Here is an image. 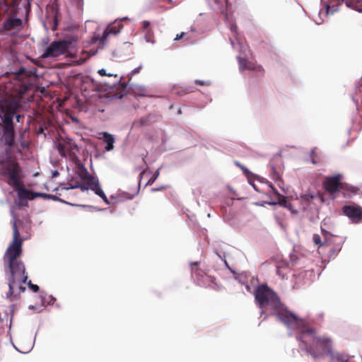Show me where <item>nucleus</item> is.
Returning <instances> with one entry per match:
<instances>
[{"mask_svg":"<svg viewBox=\"0 0 362 362\" xmlns=\"http://www.w3.org/2000/svg\"><path fill=\"white\" fill-rule=\"evenodd\" d=\"M12 228L13 241L7 248L4 257L5 267H7L9 270L8 279L9 290L6 296L11 300L25 291L24 284L28 279L24 264L18 259L22 252L23 240L18 229L16 220L12 221Z\"/></svg>","mask_w":362,"mask_h":362,"instance_id":"f257e3e1","label":"nucleus"},{"mask_svg":"<svg viewBox=\"0 0 362 362\" xmlns=\"http://www.w3.org/2000/svg\"><path fill=\"white\" fill-rule=\"evenodd\" d=\"M300 341V348L310 354L314 360H318L332 354V340L330 337L319 336L314 328L309 327L303 330L297 336Z\"/></svg>","mask_w":362,"mask_h":362,"instance_id":"f03ea898","label":"nucleus"},{"mask_svg":"<svg viewBox=\"0 0 362 362\" xmlns=\"http://www.w3.org/2000/svg\"><path fill=\"white\" fill-rule=\"evenodd\" d=\"M19 173L20 167L16 158L8 155L7 152L0 156V174L6 177L8 184L16 189L21 199L33 200L36 197L47 196L45 194L33 192L23 187Z\"/></svg>","mask_w":362,"mask_h":362,"instance_id":"7ed1b4c3","label":"nucleus"},{"mask_svg":"<svg viewBox=\"0 0 362 362\" xmlns=\"http://www.w3.org/2000/svg\"><path fill=\"white\" fill-rule=\"evenodd\" d=\"M76 164L75 175L77 178L72 177L69 180V189L80 188L83 192L90 189L105 202H107V198L101 189L98 178L91 175L83 163L78 161Z\"/></svg>","mask_w":362,"mask_h":362,"instance_id":"20e7f679","label":"nucleus"},{"mask_svg":"<svg viewBox=\"0 0 362 362\" xmlns=\"http://www.w3.org/2000/svg\"><path fill=\"white\" fill-rule=\"evenodd\" d=\"M18 108L16 102L5 103L0 109V117L3 125L0 131V142L6 145L10 149L14 143L15 130L13 119Z\"/></svg>","mask_w":362,"mask_h":362,"instance_id":"39448f33","label":"nucleus"},{"mask_svg":"<svg viewBox=\"0 0 362 362\" xmlns=\"http://www.w3.org/2000/svg\"><path fill=\"white\" fill-rule=\"evenodd\" d=\"M84 31L83 26L69 23V66H79L82 64L88 57L95 55L97 52V50L92 51V49H90L89 52L87 53L86 51L82 49L81 55L78 59L75 48L81 39Z\"/></svg>","mask_w":362,"mask_h":362,"instance_id":"423d86ee","label":"nucleus"},{"mask_svg":"<svg viewBox=\"0 0 362 362\" xmlns=\"http://www.w3.org/2000/svg\"><path fill=\"white\" fill-rule=\"evenodd\" d=\"M274 315L287 327L299 331V334L310 327L303 319L287 310L282 303L274 310Z\"/></svg>","mask_w":362,"mask_h":362,"instance_id":"0eeeda50","label":"nucleus"},{"mask_svg":"<svg viewBox=\"0 0 362 362\" xmlns=\"http://www.w3.org/2000/svg\"><path fill=\"white\" fill-rule=\"evenodd\" d=\"M254 295L258 306L261 308L270 305L275 310L281 304L276 293L266 284L259 286Z\"/></svg>","mask_w":362,"mask_h":362,"instance_id":"6e6552de","label":"nucleus"},{"mask_svg":"<svg viewBox=\"0 0 362 362\" xmlns=\"http://www.w3.org/2000/svg\"><path fill=\"white\" fill-rule=\"evenodd\" d=\"M98 74L101 76H107L109 77H113L115 81H113V84L116 83H119V88H117L115 90H112L108 93L107 98L110 100H118L123 98L124 95H126V88L127 83L126 82H122V77L117 74H114L112 72H107V69H98Z\"/></svg>","mask_w":362,"mask_h":362,"instance_id":"1a4fd4ad","label":"nucleus"},{"mask_svg":"<svg viewBox=\"0 0 362 362\" xmlns=\"http://www.w3.org/2000/svg\"><path fill=\"white\" fill-rule=\"evenodd\" d=\"M321 232L325 238L326 247H329V257L334 258L341 250L344 242L342 238L333 235L322 228H321Z\"/></svg>","mask_w":362,"mask_h":362,"instance_id":"9d476101","label":"nucleus"},{"mask_svg":"<svg viewBox=\"0 0 362 362\" xmlns=\"http://www.w3.org/2000/svg\"><path fill=\"white\" fill-rule=\"evenodd\" d=\"M15 78L21 83L20 86L23 87L24 90H28L36 85L37 76L35 72L28 71V69H18L15 72Z\"/></svg>","mask_w":362,"mask_h":362,"instance_id":"9b49d317","label":"nucleus"},{"mask_svg":"<svg viewBox=\"0 0 362 362\" xmlns=\"http://www.w3.org/2000/svg\"><path fill=\"white\" fill-rule=\"evenodd\" d=\"M343 178V175L340 173L326 177L322 182L323 188L331 197H335L337 193L340 192Z\"/></svg>","mask_w":362,"mask_h":362,"instance_id":"f8f14e48","label":"nucleus"},{"mask_svg":"<svg viewBox=\"0 0 362 362\" xmlns=\"http://www.w3.org/2000/svg\"><path fill=\"white\" fill-rule=\"evenodd\" d=\"M68 52V40L53 41L45 50L43 58L56 57Z\"/></svg>","mask_w":362,"mask_h":362,"instance_id":"ddd939ff","label":"nucleus"},{"mask_svg":"<svg viewBox=\"0 0 362 362\" xmlns=\"http://www.w3.org/2000/svg\"><path fill=\"white\" fill-rule=\"evenodd\" d=\"M325 4L327 13H333L337 9L335 8L336 6L340 4L341 2H345L347 7L354 9L358 12H362V0H322Z\"/></svg>","mask_w":362,"mask_h":362,"instance_id":"4468645a","label":"nucleus"},{"mask_svg":"<svg viewBox=\"0 0 362 362\" xmlns=\"http://www.w3.org/2000/svg\"><path fill=\"white\" fill-rule=\"evenodd\" d=\"M343 214L353 223L362 221V207L357 204L345 205L341 208Z\"/></svg>","mask_w":362,"mask_h":362,"instance_id":"2eb2a0df","label":"nucleus"},{"mask_svg":"<svg viewBox=\"0 0 362 362\" xmlns=\"http://www.w3.org/2000/svg\"><path fill=\"white\" fill-rule=\"evenodd\" d=\"M191 273L200 285L204 286L208 282H213L214 278L207 275L205 272L199 268L198 262L191 263Z\"/></svg>","mask_w":362,"mask_h":362,"instance_id":"dca6fc26","label":"nucleus"},{"mask_svg":"<svg viewBox=\"0 0 362 362\" xmlns=\"http://www.w3.org/2000/svg\"><path fill=\"white\" fill-rule=\"evenodd\" d=\"M80 88L86 101L94 98H100V95L92 81H83Z\"/></svg>","mask_w":362,"mask_h":362,"instance_id":"f3484780","label":"nucleus"},{"mask_svg":"<svg viewBox=\"0 0 362 362\" xmlns=\"http://www.w3.org/2000/svg\"><path fill=\"white\" fill-rule=\"evenodd\" d=\"M122 28H123V25L119 23H118L117 25H110L103 32L102 37H99V36L95 37H95H92V42L95 43V42L100 41V42H102L103 44L104 40L107 37L109 34L112 33L114 35H117V33H119L120 32V30Z\"/></svg>","mask_w":362,"mask_h":362,"instance_id":"a211bd4d","label":"nucleus"},{"mask_svg":"<svg viewBox=\"0 0 362 362\" xmlns=\"http://www.w3.org/2000/svg\"><path fill=\"white\" fill-rule=\"evenodd\" d=\"M316 197H319L322 202H323V199L322 195L318 193L317 196H315L310 194H305L300 196L297 200L299 202L301 209L303 211L308 210L312 208V204L313 202V199Z\"/></svg>","mask_w":362,"mask_h":362,"instance_id":"6ab92c4d","label":"nucleus"},{"mask_svg":"<svg viewBox=\"0 0 362 362\" xmlns=\"http://www.w3.org/2000/svg\"><path fill=\"white\" fill-rule=\"evenodd\" d=\"M340 192H341L342 195L346 199L352 198L354 195L358 194L360 192V189L358 187L353 186L346 182H342L341 185Z\"/></svg>","mask_w":362,"mask_h":362,"instance_id":"aec40b11","label":"nucleus"},{"mask_svg":"<svg viewBox=\"0 0 362 362\" xmlns=\"http://www.w3.org/2000/svg\"><path fill=\"white\" fill-rule=\"evenodd\" d=\"M22 20L19 18H8L6 19L3 25L4 30L6 31H11L16 28H21Z\"/></svg>","mask_w":362,"mask_h":362,"instance_id":"412c9836","label":"nucleus"},{"mask_svg":"<svg viewBox=\"0 0 362 362\" xmlns=\"http://www.w3.org/2000/svg\"><path fill=\"white\" fill-rule=\"evenodd\" d=\"M72 93L69 91V101L71 100ZM71 101V105L73 108L77 110L78 112H86L88 110V106L86 102L83 100L79 99L76 96H74Z\"/></svg>","mask_w":362,"mask_h":362,"instance_id":"4be33fe9","label":"nucleus"},{"mask_svg":"<svg viewBox=\"0 0 362 362\" xmlns=\"http://www.w3.org/2000/svg\"><path fill=\"white\" fill-rule=\"evenodd\" d=\"M103 138L104 142L106 144V146L105 147V150L107 151L112 150L114 148V143L115 141L113 135L107 132H103Z\"/></svg>","mask_w":362,"mask_h":362,"instance_id":"5701e85b","label":"nucleus"},{"mask_svg":"<svg viewBox=\"0 0 362 362\" xmlns=\"http://www.w3.org/2000/svg\"><path fill=\"white\" fill-rule=\"evenodd\" d=\"M131 89L135 96H140V97L148 96L147 90L144 86H139V85H134L131 88Z\"/></svg>","mask_w":362,"mask_h":362,"instance_id":"b1692460","label":"nucleus"},{"mask_svg":"<svg viewBox=\"0 0 362 362\" xmlns=\"http://www.w3.org/2000/svg\"><path fill=\"white\" fill-rule=\"evenodd\" d=\"M235 165L242 170L243 174L247 177V178L249 180L252 177L255 176V175L252 172H250L245 165H242L240 162L235 161Z\"/></svg>","mask_w":362,"mask_h":362,"instance_id":"393cba45","label":"nucleus"},{"mask_svg":"<svg viewBox=\"0 0 362 362\" xmlns=\"http://www.w3.org/2000/svg\"><path fill=\"white\" fill-rule=\"evenodd\" d=\"M149 120V116L143 117L140 118L139 120L134 122V125L136 127H141L147 125Z\"/></svg>","mask_w":362,"mask_h":362,"instance_id":"a878e982","label":"nucleus"},{"mask_svg":"<svg viewBox=\"0 0 362 362\" xmlns=\"http://www.w3.org/2000/svg\"><path fill=\"white\" fill-rule=\"evenodd\" d=\"M73 146V144L71 142V141L69 140V160H71L74 164H75V169H74V172L76 173V167H77V164L76 163L78 161H79L81 163H82L78 159H77L75 156L71 152V149H72V147ZM74 146H76V144H74Z\"/></svg>","mask_w":362,"mask_h":362,"instance_id":"bb28decb","label":"nucleus"},{"mask_svg":"<svg viewBox=\"0 0 362 362\" xmlns=\"http://www.w3.org/2000/svg\"><path fill=\"white\" fill-rule=\"evenodd\" d=\"M313 242L316 245H318V248L326 246L325 241L322 242L321 238L318 234L313 235Z\"/></svg>","mask_w":362,"mask_h":362,"instance_id":"cd10ccee","label":"nucleus"},{"mask_svg":"<svg viewBox=\"0 0 362 362\" xmlns=\"http://www.w3.org/2000/svg\"><path fill=\"white\" fill-rule=\"evenodd\" d=\"M160 175V168H158L153 175V176L148 180L146 183V185H151L156 180Z\"/></svg>","mask_w":362,"mask_h":362,"instance_id":"c85d7f7f","label":"nucleus"},{"mask_svg":"<svg viewBox=\"0 0 362 362\" xmlns=\"http://www.w3.org/2000/svg\"><path fill=\"white\" fill-rule=\"evenodd\" d=\"M240 68H250L247 66V60L240 56L238 57Z\"/></svg>","mask_w":362,"mask_h":362,"instance_id":"c756f323","label":"nucleus"},{"mask_svg":"<svg viewBox=\"0 0 362 362\" xmlns=\"http://www.w3.org/2000/svg\"><path fill=\"white\" fill-rule=\"evenodd\" d=\"M57 149H58L59 153L62 156H64V157L66 156V147L64 144H62L61 143H58L57 144Z\"/></svg>","mask_w":362,"mask_h":362,"instance_id":"7c9ffc66","label":"nucleus"},{"mask_svg":"<svg viewBox=\"0 0 362 362\" xmlns=\"http://www.w3.org/2000/svg\"><path fill=\"white\" fill-rule=\"evenodd\" d=\"M272 189L273 191L274 192V193L278 195L279 197V203L281 205H283L284 206H286V199L284 197L280 195L278 192L276 191V189H275L274 187H272Z\"/></svg>","mask_w":362,"mask_h":362,"instance_id":"2f4dec72","label":"nucleus"},{"mask_svg":"<svg viewBox=\"0 0 362 362\" xmlns=\"http://www.w3.org/2000/svg\"><path fill=\"white\" fill-rule=\"evenodd\" d=\"M195 84L199 86H209L211 85V82L210 81H202V80H196L194 81Z\"/></svg>","mask_w":362,"mask_h":362,"instance_id":"473e14b6","label":"nucleus"},{"mask_svg":"<svg viewBox=\"0 0 362 362\" xmlns=\"http://www.w3.org/2000/svg\"><path fill=\"white\" fill-rule=\"evenodd\" d=\"M28 285L29 288L33 291V292L37 293L39 291V286L36 284H32L31 281L28 282Z\"/></svg>","mask_w":362,"mask_h":362,"instance_id":"72a5a7b5","label":"nucleus"},{"mask_svg":"<svg viewBox=\"0 0 362 362\" xmlns=\"http://www.w3.org/2000/svg\"><path fill=\"white\" fill-rule=\"evenodd\" d=\"M315 152H316V148H314L311 150V152H310V157H311V161L313 164H316L317 162L315 159Z\"/></svg>","mask_w":362,"mask_h":362,"instance_id":"f704fd0d","label":"nucleus"},{"mask_svg":"<svg viewBox=\"0 0 362 362\" xmlns=\"http://www.w3.org/2000/svg\"><path fill=\"white\" fill-rule=\"evenodd\" d=\"M69 119H71L73 122L78 123L79 122V119L74 115L71 112H69Z\"/></svg>","mask_w":362,"mask_h":362,"instance_id":"c9c22d12","label":"nucleus"},{"mask_svg":"<svg viewBox=\"0 0 362 362\" xmlns=\"http://www.w3.org/2000/svg\"><path fill=\"white\" fill-rule=\"evenodd\" d=\"M150 25V22L147 21H143V28L147 29Z\"/></svg>","mask_w":362,"mask_h":362,"instance_id":"e433bc0d","label":"nucleus"},{"mask_svg":"<svg viewBox=\"0 0 362 362\" xmlns=\"http://www.w3.org/2000/svg\"><path fill=\"white\" fill-rule=\"evenodd\" d=\"M185 35V33H181L180 34L177 35L176 37L175 38V40H180L181 38H182L184 37Z\"/></svg>","mask_w":362,"mask_h":362,"instance_id":"4c0bfd02","label":"nucleus"},{"mask_svg":"<svg viewBox=\"0 0 362 362\" xmlns=\"http://www.w3.org/2000/svg\"><path fill=\"white\" fill-rule=\"evenodd\" d=\"M273 171V179L277 180L279 178V175L274 170V169H272Z\"/></svg>","mask_w":362,"mask_h":362,"instance_id":"58836bf2","label":"nucleus"},{"mask_svg":"<svg viewBox=\"0 0 362 362\" xmlns=\"http://www.w3.org/2000/svg\"><path fill=\"white\" fill-rule=\"evenodd\" d=\"M21 145L23 148H25L28 146V144L26 141H22Z\"/></svg>","mask_w":362,"mask_h":362,"instance_id":"ea45409f","label":"nucleus"},{"mask_svg":"<svg viewBox=\"0 0 362 362\" xmlns=\"http://www.w3.org/2000/svg\"><path fill=\"white\" fill-rule=\"evenodd\" d=\"M236 30H237V27L236 26H233L231 28V30L234 33H236Z\"/></svg>","mask_w":362,"mask_h":362,"instance_id":"a19ab883","label":"nucleus"},{"mask_svg":"<svg viewBox=\"0 0 362 362\" xmlns=\"http://www.w3.org/2000/svg\"><path fill=\"white\" fill-rule=\"evenodd\" d=\"M21 117V116L20 115H16V120H17V122H20Z\"/></svg>","mask_w":362,"mask_h":362,"instance_id":"79ce46f5","label":"nucleus"},{"mask_svg":"<svg viewBox=\"0 0 362 362\" xmlns=\"http://www.w3.org/2000/svg\"><path fill=\"white\" fill-rule=\"evenodd\" d=\"M43 128L42 127H40L38 132L39 133H43Z\"/></svg>","mask_w":362,"mask_h":362,"instance_id":"37998d69","label":"nucleus"},{"mask_svg":"<svg viewBox=\"0 0 362 362\" xmlns=\"http://www.w3.org/2000/svg\"><path fill=\"white\" fill-rule=\"evenodd\" d=\"M139 71V69H134L133 71H132V74H136Z\"/></svg>","mask_w":362,"mask_h":362,"instance_id":"c03bdc74","label":"nucleus"},{"mask_svg":"<svg viewBox=\"0 0 362 362\" xmlns=\"http://www.w3.org/2000/svg\"><path fill=\"white\" fill-rule=\"evenodd\" d=\"M61 64H58L57 66H54V68H60ZM50 69H52V66L49 67Z\"/></svg>","mask_w":362,"mask_h":362,"instance_id":"a18cd8bd","label":"nucleus"},{"mask_svg":"<svg viewBox=\"0 0 362 362\" xmlns=\"http://www.w3.org/2000/svg\"><path fill=\"white\" fill-rule=\"evenodd\" d=\"M189 91H183V94H187V93H189Z\"/></svg>","mask_w":362,"mask_h":362,"instance_id":"49530a36","label":"nucleus"},{"mask_svg":"<svg viewBox=\"0 0 362 362\" xmlns=\"http://www.w3.org/2000/svg\"><path fill=\"white\" fill-rule=\"evenodd\" d=\"M157 190H158V189H155V188L152 189V191H157Z\"/></svg>","mask_w":362,"mask_h":362,"instance_id":"de8ad7c7","label":"nucleus"},{"mask_svg":"<svg viewBox=\"0 0 362 362\" xmlns=\"http://www.w3.org/2000/svg\"><path fill=\"white\" fill-rule=\"evenodd\" d=\"M75 79H78V76H76V77H74Z\"/></svg>","mask_w":362,"mask_h":362,"instance_id":"09e8293b","label":"nucleus"},{"mask_svg":"<svg viewBox=\"0 0 362 362\" xmlns=\"http://www.w3.org/2000/svg\"><path fill=\"white\" fill-rule=\"evenodd\" d=\"M56 26H57V24H56V25H54V27L53 28V30H55Z\"/></svg>","mask_w":362,"mask_h":362,"instance_id":"8fccbe9b","label":"nucleus"},{"mask_svg":"<svg viewBox=\"0 0 362 362\" xmlns=\"http://www.w3.org/2000/svg\"><path fill=\"white\" fill-rule=\"evenodd\" d=\"M69 205H74V204L69 202Z\"/></svg>","mask_w":362,"mask_h":362,"instance_id":"3c124183","label":"nucleus"},{"mask_svg":"<svg viewBox=\"0 0 362 362\" xmlns=\"http://www.w3.org/2000/svg\"><path fill=\"white\" fill-rule=\"evenodd\" d=\"M69 81H71V76H69Z\"/></svg>","mask_w":362,"mask_h":362,"instance_id":"603ef678","label":"nucleus"}]
</instances>
